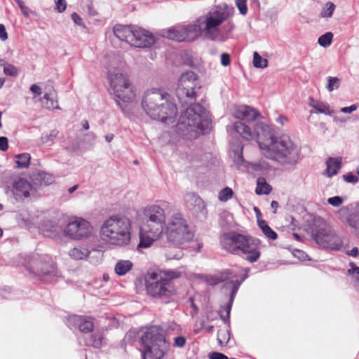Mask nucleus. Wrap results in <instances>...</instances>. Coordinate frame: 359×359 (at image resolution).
Listing matches in <instances>:
<instances>
[{
    "instance_id": "obj_48",
    "label": "nucleus",
    "mask_w": 359,
    "mask_h": 359,
    "mask_svg": "<svg viewBox=\"0 0 359 359\" xmlns=\"http://www.w3.org/2000/svg\"><path fill=\"white\" fill-rule=\"evenodd\" d=\"M348 225L356 229L359 230V212L351 215L347 219Z\"/></svg>"
},
{
    "instance_id": "obj_28",
    "label": "nucleus",
    "mask_w": 359,
    "mask_h": 359,
    "mask_svg": "<svg viewBox=\"0 0 359 359\" xmlns=\"http://www.w3.org/2000/svg\"><path fill=\"white\" fill-rule=\"evenodd\" d=\"M165 36L168 39L177 41H184L187 37L183 26H177L168 29Z\"/></svg>"
},
{
    "instance_id": "obj_16",
    "label": "nucleus",
    "mask_w": 359,
    "mask_h": 359,
    "mask_svg": "<svg viewBox=\"0 0 359 359\" xmlns=\"http://www.w3.org/2000/svg\"><path fill=\"white\" fill-rule=\"evenodd\" d=\"M249 270L250 269L248 268L245 269V273L243 275L241 280H231L230 281L226 282L223 285L224 289L230 290L228 302L225 306H221L220 310L219 311V317L224 323L229 324L230 313L233 302L241 283L248 277V273Z\"/></svg>"
},
{
    "instance_id": "obj_19",
    "label": "nucleus",
    "mask_w": 359,
    "mask_h": 359,
    "mask_svg": "<svg viewBox=\"0 0 359 359\" xmlns=\"http://www.w3.org/2000/svg\"><path fill=\"white\" fill-rule=\"evenodd\" d=\"M69 325L78 327L83 333H89L94 330L93 318L88 316L74 315L68 320Z\"/></svg>"
},
{
    "instance_id": "obj_43",
    "label": "nucleus",
    "mask_w": 359,
    "mask_h": 359,
    "mask_svg": "<svg viewBox=\"0 0 359 359\" xmlns=\"http://www.w3.org/2000/svg\"><path fill=\"white\" fill-rule=\"evenodd\" d=\"M4 73L10 76L16 77L19 74V71L14 65L6 62L4 65Z\"/></svg>"
},
{
    "instance_id": "obj_45",
    "label": "nucleus",
    "mask_w": 359,
    "mask_h": 359,
    "mask_svg": "<svg viewBox=\"0 0 359 359\" xmlns=\"http://www.w3.org/2000/svg\"><path fill=\"white\" fill-rule=\"evenodd\" d=\"M334 9L335 5L332 2H327L323 8L320 16L322 18H330L333 15Z\"/></svg>"
},
{
    "instance_id": "obj_61",
    "label": "nucleus",
    "mask_w": 359,
    "mask_h": 359,
    "mask_svg": "<svg viewBox=\"0 0 359 359\" xmlns=\"http://www.w3.org/2000/svg\"><path fill=\"white\" fill-rule=\"evenodd\" d=\"M0 39L6 41L8 39V34L4 25L0 24Z\"/></svg>"
},
{
    "instance_id": "obj_12",
    "label": "nucleus",
    "mask_w": 359,
    "mask_h": 359,
    "mask_svg": "<svg viewBox=\"0 0 359 359\" xmlns=\"http://www.w3.org/2000/svg\"><path fill=\"white\" fill-rule=\"evenodd\" d=\"M26 269L34 277L43 281H49L52 277L59 276V271L48 255L34 254L29 257Z\"/></svg>"
},
{
    "instance_id": "obj_63",
    "label": "nucleus",
    "mask_w": 359,
    "mask_h": 359,
    "mask_svg": "<svg viewBox=\"0 0 359 359\" xmlns=\"http://www.w3.org/2000/svg\"><path fill=\"white\" fill-rule=\"evenodd\" d=\"M347 255L351 257H356L359 256V250L357 247H355L352 250L348 251Z\"/></svg>"
},
{
    "instance_id": "obj_57",
    "label": "nucleus",
    "mask_w": 359,
    "mask_h": 359,
    "mask_svg": "<svg viewBox=\"0 0 359 359\" xmlns=\"http://www.w3.org/2000/svg\"><path fill=\"white\" fill-rule=\"evenodd\" d=\"M8 148V140L6 137H0V151H6Z\"/></svg>"
},
{
    "instance_id": "obj_58",
    "label": "nucleus",
    "mask_w": 359,
    "mask_h": 359,
    "mask_svg": "<svg viewBox=\"0 0 359 359\" xmlns=\"http://www.w3.org/2000/svg\"><path fill=\"white\" fill-rule=\"evenodd\" d=\"M30 91L34 94V98L42 94V89L36 84H33L30 86Z\"/></svg>"
},
{
    "instance_id": "obj_1",
    "label": "nucleus",
    "mask_w": 359,
    "mask_h": 359,
    "mask_svg": "<svg viewBox=\"0 0 359 359\" xmlns=\"http://www.w3.org/2000/svg\"><path fill=\"white\" fill-rule=\"evenodd\" d=\"M201 88L198 76L191 71L184 73L178 80L176 96L182 105L190 104L179 118L175 131L187 140L197 138L209 128L210 121L206 109L196 100L197 90Z\"/></svg>"
},
{
    "instance_id": "obj_31",
    "label": "nucleus",
    "mask_w": 359,
    "mask_h": 359,
    "mask_svg": "<svg viewBox=\"0 0 359 359\" xmlns=\"http://www.w3.org/2000/svg\"><path fill=\"white\" fill-rule=\"evenodd\" d=\"M157 272L161 273L160 276L163 280H168L170 283H172V280L177 279L182 276V272L179 269L158 270Z\"/></svg>"
},
{
    "instance_id": "obj_11",
    "label": "nucleus",
    "mask_w": 359,
    "mask_h": 359,
    "mask_svg": "<svg viewBox=\"0 0 359 359\" xmlns=\"http://www.w3.org/2000/svg\"><path fill=\"white\" fill-rule=\"evenodd\" d=\"M157 271H148L145 275V287L147 294L153 298L165 303L170 302L176 294V287L173 283L163 280Z\"/></svg>"
},
{
    "instance_id": "obj_64",
    "label": "nucleus",
    "mask_w": 359,
    "mask_h": 359,
    "mask_svg": "<svg viewBox=\"0 0 359 359\" xmlns=\"http://www.w3.org/2000/svg\"><path fill=\"white\" fill-rule=\"evenodd\" d=\"M287 121V118L285 116L280 115L276 118V122L281 126H283L285 123Z\"/></svg>"
},
{
    "instance_id": "obj_35",
    "label": "nucleus",
    "mask_w": 359,
    "mask_h": 359,
    "mask_svg": "<svg viewBox=\"0 0 359 359\" xmlns=\"http://www.w3.org/2000/svg\"><path fill=\"white\" fill-rule=\"evenodd\" d=\"M90 250L83 247H76L69 252V255L74 259H83L88 256Z\"/></svg>"
},
{
    "instance_id": "obj_26",
    "label": "nucleus",
    "mask_w": 359,
    "mask_h": 359,
    "mask_svg": "<svg viewBox=\"0 0 359 359\" xmlns=\"http://www.w3.org/2000/svg\"><path fill=\"white\" fill-rule=\"evenodd\" d=\"M40 230L44 236L54 238L62 231V228L57 224L48 221L41 224Z\"/></svg>"
},
{
    "instance_id": "obj_4",
    "label": "nucleus",
    "mask_w": 359,
    "mask_h": 359,
    "mask_svg": "<svg viewBox=\"0 0 359 359\" xmlns=\"http://www.w3.org/2000/svg\"><path fill=\"white\" fill-rule=\"evenodd\" d=\"M132 224L126 217L111 216L100 228L102 239L111 245L123 247L131 241Z\"/></svg>"
},
{
    "instance_id": "obj_10",
    "label": "nucleus",
    "mask_w": 359,
    "mask_h": 359,
    "mask_svg": "<svg viewBox=\"0 0 359 359\" xmlns=\"http://www.w3.org/2000/svg\"><path fill=\"white\" fill-rule=\"evenodd\" d=\"M227 5H219L211 9L205 16L198 19L201 23L202 33L210 40H216L219 35V27L226 20L230 14L228 11H233Z\"/></svg>"
},
{
    "instance_id": "obj_20",
    "label": "nucleus",
    "mask_w": 359,
    "mask_h": 359,
    "mask_svg": "<svg viewBox=\"0 0 359 359\" xmlns=\"http://www.w3.org/2000/svg\"><path fill=\"white\" fill-rule=\"evenodd\" d=\"M233 116L238 119L250 122L255 121L260 114L258 111L249 106L241 105L235 109Z\"/></svg>"
},
{
    "instance_id": "obj_7",
    "label": "nucleus",
    "mask_w": 359,
    "mask_h": 359,
    "mask_svg": "<svg viewBox=\"0 0 359 359\" xmlns=\"http://www.w3.org/2000/svg\"><path fill=\"white\" fill-rule=\"evenodd\" d=\"M235 131L247 140H255L262 153L277 137L274 135L272 127L263 122H258L251 128L241 121H236L233 125Z\"/></svg>"
},
{
    "instance_id": "obj_2",
    "label": "nucleus",
    "mask_w": 359,
    "mask_h": 359,
    "mask_svg": "<svg viewBox=\"0 0 359 359\" xmlns=\"http://www.w3.org/2000/svg\"><path fill=\"white\" fill-rule=\"evenodd\" d=\"M142 106L152 119L165 122L177 115V107L171 100V95L160 89L147 90L142 99Z\"/></svg>"
},
{
    "instance_id": "obj_41",
    "label": "nucleus",
    "mask_w": 359,
    "mask_h": 359,
    "mask_svg": "<svg viewBox=\"0 0 359 359\" xmlns=\"http://www.w3.org/2000/svg\"><path fill=\"white\" fill-rule=\"evenodd\" d=\"M333 34L332 32H326L325 34L321 35L318 40V42L320 46L324 48L328 47L332 41Z\"/></svg>"
},
{
    "instance_id": "obj_53",
    "label": "nucleus",
    "mask_w": 359,
    "mask_h": 359,
    "mask_svg": "<svg viewBox=\"0 0 359 359\" xmlns=\"http://www.w3.org/2000/svg\"><path fill=\"white\" fill-rule=\"evenodd\" d=\"M56 5V11L58 13H63L67 8L66 0H54Z\"/></svg>"
},
{
    "instance_id": "obj_49",
    "label": "nucleus",
    "mask_w": 359,
    "mask_h": 359,
    "mask_svg": "<svg viewBox=\"0 0 359 359\" xmlns=\"http://www.w3.org/2000/svg\"><path fill=\"white\" fill-rule=\"evenodd\" d=\"M235 4L241 15H245L247 14V0H235Z\"/></svg>"
},
{
    "instance_id": "obj_51",
    "label": "nucleus",
    "mask_w": 359,
    "mask_h": 359,
    "mask_svg": "<svg viewBox=\"0 0 359 359\" xmlns=\"http://www.w3.org/2000/svg\"><path fill=\"white\" fill-rule=\"evenodd\" d=\"M327 202L330 205L334 207H339L344 202V199L340 196H333L327 199Z\"/></svg>"
},
{
    "instance_id": "obj_60",
    "label": "nucleus",
    "mask_w": 359,
    "mask_h": 359,
    "mask_svg": "<svg viewBox=\"0 0 359 359\" xmlns=\"http://www.w3.org/2000/svg\"><path fill=\"white\" fill-rule=\"evenodd\" d=\"M358 109V106L356 104H352L349 107H345L341 109V111L344 114H351L353 111H355Z\"/></svg>"
},
{
    "instance_id": "obj_54",
    "label": "nucleus",
    "mask_w": 359,
    "mask_h": 359,
    "mask_svg": "<svg viewBox=\"0 0 359 359\" xmlns=\"http://www.w3.org/2000/svg\"><path fill=\"white\" fill-rule=\"evenodd\" d=\"M71 18H72V20H73V22L76 25H79V26H80V27H81L83 28H86V25L83 22V19L80 17V15L77 13L74 12L71 15Z\"/></svg>"
},
{
    "instance_id": "obj_46",
    "label": "nucleus",
    "mask_w": 359,
    "mask_h": 359,
    "mask_svg": "<svg viewBox=\"0 0 359 359\" xmlns=\"http://www.w3.org/2000/svg\"><path fill=\"white\" fill-rule=\"evenodd\" d=\"M340 86V79L337 77L328 76L327 89L329 92L339 88Z\"/></svg>"
},
{
    "instance_id": "obj_24",
    "label": "nucleus",
    "mask_w": 359,
    "mask_h": 359,
    "mask_svg": "<svg viewBox=\"0 0 359 359\" xmlns=\"http://www.w3.org/2000/svg\"><path fill=\"white\" fill-rule=\"evenodd\" d=\"M54 182V177L52 175L40 172L34 174L32 176V184L33 187L36 188V190L41 187H46L51 184Z\"/></svg>"
},
{
    "instance_id": "obj_29",
    "label": "nucleus",
    "mask_w": 359,
    "mask_h": 359,
    "mask_svg": "<svg viewBox=\"0 0 359 359\" xmlns=\"http://www.w3.org/2000/svg\"><path fill=\"white\" fill-rule=\"evenodd\" d=\"M184 32L187 35L186 41H191L198 37L200 33H202L201 23H198V20L195 24L183 26Z\"/></svg>"
},
{
    "instance_id": "obj_5",
    "label": "nucleus",
    "mask_w": 359,
    "mask_h": 359,
    "mask_svg": "<svg viewBox=\"0 0 359 359\" xmlns=\"http://www.w3.org/2000/svg\"><path fill=\"white\" fill-rule=\"evenodd\" d=\"M262 154L283 165H295L299 156L298 149L287 135L276 137Z\"/></svg>"
},
{
    "instance_id": "obj_36",
    "label": "nucleus",
    "mask_w": 359,
    "mask_h": 359,
    "mask_svg": "<svg viewBox=\"0 0 359 359\" xmlns=\"http://www.w3.org/2000/svg\"><path fill=\"white\" fill-rule=\"evenodd\" d=\"M272 190L271 187L266 182L264 178H258L255 192L258 195L269 194Z\"/></svg>"
},
{
    "instance_id": "obj_40",
    "label": "nucleus",
    "mask_w": 359,
    "mask_h": 359,
    "mask_svg": "<svg viewBox=\"0 0 359 359\" xmlns=\"http://www.w3.org/2000/svg\"><path fill=\"white\" fill-rule=\"evenodd\" d=\"M103 337L100 334H95L92 335L90 339L86 341L87 346H91L95 348H100L102 344Z\"/></svg>"
},
{
    "instance_id": "obj_34",
    "label": "nucleus",
    "mask_w": 359,
    "mask_h": 359,
    "mask_svg": "<svg viewBox=\"0 0 359 359\" xmlns=\"http://www.w3.org/2000/svg\"><path fill=\"white\" fill-rule=\"evenodd\" d=\"M233 222V215L228 211L223 210L219 215V224L222 228H229Z\"/></svg>"
},
{
    "instance_id": "obj_33",
    "label": "nucleus",
    "mask_w": 359,
    "mask_h": 359,
    "mask_svg": "<svg viewBox=\"0 0 359 359\" xmlns=\"http://www.w3.org/2000/svg\"><path fill=\"white\" fill-rule=\"evenodd\" d=\"M16 168H27L30 164L31 156L28 153H22L15 156Z\"/></svg>"
},
{
    "instance_id": "obj_56",
    "label": "nucleus",
    "mask_w": 359,
    "mask_h": 359,
    "mask_svg": "<svg viewBox=\"0 0 359 359\" xmlns=\"http://www.w3.org/2000/svg\"><path fill=\"white\" fill-rule=\"evenodd\" d=\"M230 63H231V57H230L229 54L223 53L221 55V64L224 67H227L230 65Z\"/></svg>"
},
{
    "instance_id": "obj_22",
    "label": "nucleus",
    "mask_w": 359,
    "mask_h": 359,
    "mask_svg": "<svg viewBox=\"0 0 359 359\" xmlns=\"http://www.w3.org/2000/svg\"><path fill=\"white\" fill-rule=\"evenodd\" d=\"M144 226H141L140 231V243L138 248H149L153 242L158 238L161 233H156L153 229L147 231Z\"/></svg>"
},
{
    "instance_id": "obj_55",
    "label": "nucleus",
    "mask_w": 359,
    "mask_h": 359,
    "mask_svg": "<svg viewBox=\"0 0 359 359\" xmlns=\"http://www.w3.org/2000/svg\"><path fill=\"white\" fill-rule=\"evenodd\" d=\"M186 339L182 336H178L174 338L173 346L177 348H182L186 344Z\"/></svg>"
},
{
    "instance_id": "obj_9",
    "label": "nucleus",
    "mask_w": 359,
    "mask_h": 359,
    "mask_svg": "<svg viewBox=\"0 0 359 359\" xmlns=\"http://www.w3.org/2000/svg\"><path fill=\"white\" fill-rule=\"evenodd\" d=\"M143 346L142 359H162L165 355L163 346L166 340L161 329L152 326L146 330L141 337Z\"/></svg>"
},
{
    "instance_id": "obj_52",
    "label": "nucleus",
    "mask_w": 359,
    "mask_h": 359,
    "mask_svg": "<svg viewBox=\"0 0 359 359\" xmlns=\"http://www.w3.org/2000/svg\"><path fill=\"white\" fill-rule=\"evenodd\" d=\"M344 180L348 183L355 184L358 182V177L352 172H348L343 175Z\"/></svg>"
},
{
    "instance_id": "obj_23",
    "label": "nucleus",
    "mask_w": 359,
    "mask_h": 359,
    "mask_svg": "<svg viewBox=\"0 0 359 359\" xmlns=\"http://www.w3.org/2000/svg\"><path fill=\"white\" fill-rule=\"evenodd\" d=\"M41 105L49 110L60 109L57 104V97L55 90L50 88L48 91L46 92L43 97L40 99Z\"/></svg>"
},
{
    "instance_id": "obj_13",
    "label": "nucleus",
    "mask_w": 359,
    "mask_h": 359,
    "mask_svg": "<svg viewBox=\"0 0 359 359\" xmlns=\"http://www.w3.org/2000/svg\"><path fill=\"white\" fill-rule=\"evenodd\" d=\"M162 205H151L144 208L142 226L147 231L151 229L156 233H162L166 219L163 207L166 203H163Z\"/></svg>"
},
{
    "instance_id": "obj_44",
    "label": "nucleus",
    "mask_w": 359,
    "mask_h": 359,
    "mask_svg": "<svg viewBox=\"0 0 359 359\" xmlns=\"http://www.w3.org/2000/svg\"><path fill=\"white\" fill-rule=\"evenodd\" d=\"M230 339V333L229 331L219 330L217 333L218 344L223 346H225Z\"/></svg>"
},
{
    "instance_id": "obj_6",
    "label": "nucleus",
    "mask_w": 359,
    "mask_h": 359,
    "mask_svg": "<svg viewBox=\"0 0 359 359\" xmlns=\"http://www.w3.org/2000/svg\"><path fill=\"white\" fill-rule=\"evenodd\" d=\"M108 80L111 87V93L114 95L117 105L123 110L126 103L132 101L135 93L126 74L119 69H111L108 72Z\"/></svg>"
},
{
    "instance_id": "obj_3",
    "label": "nucleus",
    "mask_w": 359,
    "mask_h": 359,
    "mask_svg": "<svg viewBox=\"0 0 359 359\" xmlns=\"http://www.w3.org/2000/svg\"><path fill=\"white\" fill-rule=\"evenodd\" d=\"M220 242L226 251L241 256L245 255V259L250 263L257 262L260 257L261 241L257 238L230 231L222 235Z\"/></svg>"
},
{
    "instance_id": "obj_50",
    "label": "nucleus",
    "mask_w": 359,
    "mask_h": 359,
    "mask_svg": "<svg viewBox=\"0 0 359 359\" xmlns=\"http://www.w3.org/2000/svg\"><path fill=\"white\" fill-rule=\"evenodd\" d=\"M350 269L348 270V273H351L354 276L355 280L359 283V267L353 262L349 264Z\"/></svg>"
},
{
    "instance_id": "obj_32",
    "label": "nucleus",
    "mask_w": 359,
    "mask_h": 359,
    "mask_svg": "<svg viewBox=\"0 0 359 359\" xmlns=\"http://www.w3.org/2000/svg\"><path fill=\"white\" fill-rule=\"evenodd\" d=\"M133 267V263L130 260H120L115 265V272L118 276L126 274Z\"/></svg>"
},
{
    "instance_id": "obj_14",
    "label": "nucleus",
    "mask_w": 359,
    "mask_h": 359,
    "mask_svg": "<svg viewBox=\"0 0 359 359\" xmlns=\"http://www.w3.org/2000/svg\"><path fill=\"white\" fill-rule=\"evenodd\" d=\"M312 236L316 243L323 248L339 250L343 245L341 238L332 232L325 224L313 229Z\"/></svg>"
},
{
    "instance_id": "obj_21",
    "label": "nucleus",
    "mask_w": 359,
    "mask_h": 359,
    "mask_svg": "<svg viewBox=\"0 0 359 359\" xmlns=\"http://www.w3.org/2000/svg\"><path fill=\"white\" fill-rule=\"evenodd\" d=\"M135 26L116 25L114 27L113 32L118 39L130 44V39H132Z\"/></svg>"
},
{
    "instance_id": "obj_47",
    "label": "nucleus",
    "mask_w": 359,
    "mask_h": 359,
    "mask_svg": "<svg viewBox=\"0 0 359 359\" xmlns=\"http://www.w3.org/2000/svg\"><path fill=\"white\" fill-rule=\"evenodd\" d=\"M232 196V189L229 187H225L219 191L218 198L221 201H226L230 199Z\"/></svg>"
},
{
    "instance_id": "obj_30",
    "label": "nucleus",
    "mask_w": 359,
    "mask_h": 359,
    "mask_svg": "<svg viewBox=\"0 0 359 359\" xmlns=\"http://www.w3.org/2000/svg\"><path fill=\"white\" fill-rule=\"evenodd\" d=\"M327 173L329 177L336 175L341 168V158L330 157L326 161Z\"/></svg>"
},
{
    "instance_id": "obj_15",
    "label": "nucleus",
    "mask_w": 359,
    "mask_h": 359,
    "mask_svg": "<svg viewBox=\"0 0 359 359\" xmlns=\"http://www.w3.org/2000/svg\"><path fill=\"white\" fill-rule=\"evenodd\" d=\"M11 192L13 199L18 203H22L28 198L37 196L36 188L27 179L20 177L13 179Z\"/></svg>"
},
{
    "instance_id": "obj_18",
    "label": "nucleus",
    "mask_w": 359,
    "mask_h": 359,
    "mask_svg": "<svg viewBox=\"0 0 359 359\" xmlns=\"http://www.w3.org/2000/svg\"><path fill=\"white\" fill-rule=\"evenodd\" d=\"M130 41V44L137 48H149L155 43L154 35L138 26H135Z\"/></svg>"
},
{
    "instance_id": "obj_42",
    "label": "nucleus",
    "mask_w": 359,
    "mask_h": 359,
    "mask_svg": "<svg viewBox=\"0 0 359 359\" xmlns=\"http://www.w3.org/2000/svg\"><path fill=\"white\" fill-rule=\"evenodd\" d=\"M268 60L262 58L258 53L255 52L253 54V65L256 68H265L267 67Z\"/></svg>"
},
{
    "instance_id": "obj_8",
    "label": "nucleus",
    "mask_w": 359,
    "mask_h": 359,
    "mask_svg": "<svg viewBox=\"0 0 359 359\" xmlns=\"http://www.w3.org/2000/svg\"><path fill=\"white\" fill-rule=\"evenodd\" d=\"M165 225L167 240L175 247L180 248L194 238L193 231L180 212L173 214Z\"/></svg>"
},
{
    "instance_id": "obj_25",
    "label": "nucleus",
    "mask_w": 359,
    "mask_h": 359,
    "mask_svg": "<svg viewBox=\"0 0 359 359\" xmlns=\"http://www.w3.org/2000/svg\"><path fill=\"white\" fill-rule=\"evenodd\" d=\"M230 277H236L233 275L232 271L230 269H225L219 273L218 275L206 276L205 281L210 285H216L219 283L224 282L229 279Z\"/></svg>"
},
{
    "instance_id": "obj_39",
    "label": "nucleus",
    "mask_w": 359,
    "mask_h": 359,
    "mask_svg": "<svg viewBox=\"0 0 359 359\" xmlns=\"http://www.w3.org/2000/svg\"><path fill=\"white\" fill-rule=\"evenodd\" d=\"M59 132L57 130H52L49 133H43L40 137L41 144L52 145L55 139L57 137Z\"/></svg>"
},
{
    "instance_id": "obj_62",
    "label": "nucleus",
    "mask_w": 359,
    "mask_h": 359,
    "mask_svg": "<svg viewBox=\"0 0 359 359\" xmlns=\"http://www.w3.org/2000/svg\"><path fill=\"white\" fill-rule=\"evenodd\" d=\"M189 300L191 301V307L192 309V311H191V316L192 317H194L198 311V309L197 306L194 304V299L192 298H190Z\"/></svg>"
},
{
    "instance_id": "obj_27",
    "label": "nucleus",
    "mask_w": 359,
    "mask_h": 359,
    "mask_svg": "<svg viewBox=\"0 0 359 359\" xmlns=\"http://www.w3.org/2000/svg\"><path fill=\"white\" fill-rule=\"evenodd\" d=\"M309 105L313 108L310 111V114H324L331 116L334 112L333 110L330 109L327 104L317 102L312 97H309Z\"/></svg>"
},
{
    "instance_id": "obj_59",
    "label": "nucleus",
    "mask_w": 359,
    "mask_h": 359,
    "mask_svg": "<svg viewBox=\"0 0 359 359\" xmlns=\"http://www.w3.org/2000/svg\"><path fill=\"white\" fill-rule=\"evenodd\" d=\"M294 257L301 260H306L308 259V255L301 250H295L293 252Z\"/></svg>"
},
{
    "instance_id": "obj_38",
    "label": "nucleus",
    "mask_w": 359,
    "mask_h": 359,
    "mask_svg": "<svg viewBox=\"0 0 359 359\" xmlns=\"http://www.w3.org/2000/svg\"><path fill=\"white\" fill-rule=\"evenodd\" d=\"M258 226L263 233L269 239L276 240L278 234L267 224L264 220H258Z\"/></svg>"
},
{
    "instance_id": "obj_17",
    "label": "nucleus",
    "mask_w": 359,
    "mask_h": 359,
    "mask_svg": "<svg viewBox=\"0 0 359 359\" xmlns=\"http://www.w3.org/2000/svg\"><path fill=\"white\" fill-rule=\"evenodd\" d=\"M92 229L89 222L82 218H76L67 224L63 232L72 239L81 240L89 237L92 233Z\"/></svg>"
},
{
    "instance_id": "obj_37",
    "label": "nucleus",
    "mask_w": 359,
    "mask_h": 359,
    "mask_svg": "<svg viewBox=\"0 0 359 359\" xmlns=\"http://www.w3.org/2000/svg\"><path fill=\"white\" fill-rule=\"evenodd\" d=\"M189 197L191 198V200L194 201L195 211L200 212V213L201 214V215L203 217H206L208 211L206 210V205H205L204 201L200 197H197L194 194L189 196Z\"/></svg>"
}]
</instances>
